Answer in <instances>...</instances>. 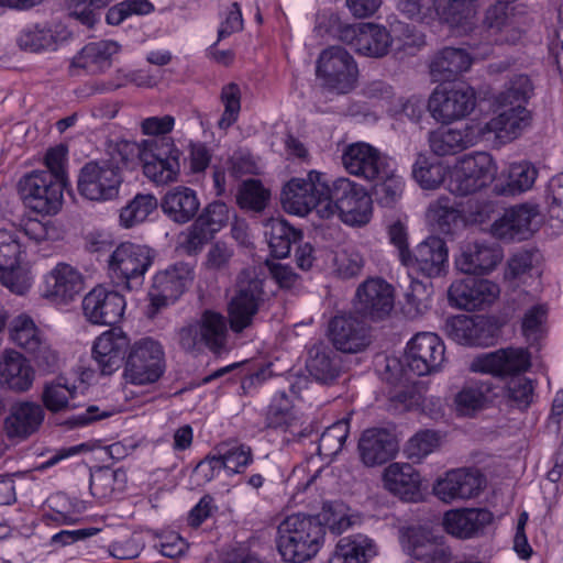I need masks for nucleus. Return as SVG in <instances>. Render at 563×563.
<instances>
[{"instance_id":"nucleus-1","label":"nucleus","mask_w":563,"mask_h":563,"mask_svg":"<svg viewBox=\"0 0 563 563\" xmlns=\"http://www.w3.org/2000/svg\"><path fill=\"white\" fill-rule=\"evenodd\" d=\"M530 354L522 347H507L476 356L470 365L474 373L493 376L514 375L507 383L505 396L511 406L528 408L533 399L532 380L520 376L530 367Z\"/></svg>"},{"instance_id":"nucleus-2","label":"nucleus","mask_w":563,"mask_h":563,"mask_svg":"<svg viewBox=\"0 0 563 563\" xmlns=\"http://www.w3.org/2000/svg\"><path fill=\"white\" fill-rule=\"evenodd\" d=\"M110 159H96L86 163L79 170L77 190L91 201H108L118 197L123 181L120 163L126 164L134 154V145L122 141L112 147Z\"/></svg>"},{"instance_id":"nucleus-3","label":"nucleus","mask_w":563,"mask_h":563,"mask_svg":"<svg viewBox=\"0 0 563 563\" xmlns=\"http://www.w3.org/2000/svg\"><path fill=\"white\" fill-rule=\"evenodd\" d=\"M334 214L350 225L366 224L372 217V198L362 185L346 177L332 181L325 178L324 197L319 205L318 217L330 219Z\"/></svg>"},{"instance_id":"nucleus-4","label":"nucleus","mask_w":563,"mask_h":563,"mask_svg":"<svg viewBox=\"0 0 563 563\" xmlns=\"http://www.w3.org/2000/svg\"><path fill=\"white\" fill-rule=\"evenodd\" d=\"M323 542V530L312 515L292 514L277 527V550L287 563H305L311 560Z\"/></svg>"},{"instance_id":"nucleus-5","label":"nucleus","mask_w":563,"mask_h":563,"mask_svg":"<svg viewBox=\"0 0 563 563\" xmlns=\"http://www.w3.org/2000/svg\"><path fill=\"white\" fill-rule=\"evenodd\" d=\"M268 294L265 290V280L254 268L243 269L228 302V320L234 333H241L251 328L260 311L266 305Z\"/></svg>"},{"instance_id":"nucleus-6","label":"nucleus","mask_w":563,"mask_h":563,"mask_svg":"<svg viewBox=\"0 0 563 563\" xmlns=\"http://www.w3.org/2000/svg\"><path fill=\"white\" fill-rule=\"evenodd\" d=\"M134 145L144 175L156 185L176 181L180 172L181 151L170 136L153 137Z\"/></svg>"},{"instance_id":"nucleus-7","label":"nucleus","mask_w":563,"mask_h":563,"mask_svg":"<svg viewBox=\"0 0 563 563\" xmlns=\"http://www.w3.org/2000/svg\"><path fill=\"white\" fill-rule=\"evenodd\" d=\"M497 0L485 12L484 26L487 38L498 45H515L528 29V16L521 4Z\"/></svg>"},{"instance_id":"nucleus-8","label":"nucleus","mask_w":563,"mask_h":563,"mask_svg":"<svg viewBox=\"0 0 563 563\" xmlns=\"http://www.w3.org/2000/svg\"><path fill=\"white\" fill-rule=\"evenodd\" d=\"M165 367L162 344L152 338H143L130 347L123 375L126 382L133 385H148L162 377Z\"/></svg>"},{"instance_id":"nucleus-9","label":"nucleus","mask_w":563,"mask_h":563,"mask_svg":"<svg viewBox=\"0 0 563 563\" xmlns=\"http://www.w3.org/2000/svg\"><path fill=\"white\" fill-rule=\"evenodd\" d=\"M153 263L151 249L124 242L117 246L109 258L110 276L128 290L139 289L144 275Z\"/></svg>"},{"instance_id":"nucleus-10","label":"nucleus","mask_w":563,"mask_h":563,"mask_svg":"<svg viewBox=\"0 0 563 563\" xmlns=\"http://www.w3.org/2000/svg\"><path fill=\"white\" fill-rule=\"evenodd\" d=\"M316 73L323 87L343 95L354 89L358 68L353 56L344 47L330 46L320 53Z\"/></svg>"},{"instance_id":"nucleus-11","label":"nucleus","mask_w":563,"mask_h":563,"mask_svg":"<svg viewBox=\"0 0 563 563\" xmlns=\"http://www.w3.org/2000/svg\"><path fill=\"white\" fill-rule=\"evenodd\" d=\"M65 181L54 178L48 172H32L19 183L24 203L37 213L55 214L63 205Z\"/></svg>"},{"instance_id":"nucleus-12","label":"nucleus","mask_w":563,"mask_h":563,"mask_svg":"<svg viewBox=\"0 0 563 563\" xmlns=\"http://www.w3.org/2000/svg\"><path fill=\"white\" fill-rule=\"evenodd\" d=\"M497 167L490 154L477 152L463 157L450 175L448 188L456 196H467L490 184Z\"/></svg>"},{"instance_id":"nucleus-13","label":"nucleus","mask_w":563,"mask_h":563,"mask_svg":"<svg viewBox=\"0 0 563 563\" xmlns=\"http://www.w3.org/2000/svg\"><path fill=\"white\" fill-rule=\"evenodd\" d=\"M325 190V175L310 170L306 178L294 177L284 187L280 201L284 210L296 216L318 214Z\"/></svg>"},{"instance_id":"nucleus-14","label":"nucleus","mask_w":563,"mask_h":563,"mask_svg":"<svg viewBox=\"0 0 563 563\" xmlns=\"http://www.w3.org/2000/svg\"><path fill=\"white\" fill-rule=\"evenodd\" d=\"M476 106V95L465 84L439 86L431 93L428 109L438 122L450 123L468 115Z\"/></svg>"},{"instance_id":"nucleus-15","label":"nucleus","mask_w":563,"mask_h":563,"mask_svg":"<svg viewBox=\"0 0 563 563\" xmlns=\"http://www.w3.org/2000/svg\"><path fill=\"white\" fill-rule=\"evenodd\" d=\"M229 219L230 211L224 202H210L202 209L187 231L183 233L181 247L188 254L200 252L203 245L228 224Z\"/></svg>"},{"instance_id":"nucleus-16","label":"nucleus","mask_w":563,"mask_h":563,"mask_svg":"<svg viewBox=\"0 0 563 563\" xmlns=\"http://www.w3.org/2000/svg\"><path fill=\"white\" fill-rule=\"evenodd\" d=\"M444 352V344L435 333H418L408 342L405 363L413 374L429 375L440 369Z\"/></svg>"},{"instance_id":"nucleus-17","label":"nucleus","mask_w":563,"mask_h":563,"mask_svg":"<svg viewBox=\"0 0 563 563\" xmlns=\"http://www.w3.org/2000/svg\"><path fill=\"white\" fill-rule=\"evenodd\" d=\"M194 280V271L187 263H176L155 274L150 292L156 308L174 303Z\"/></svg>"},{"instance_id":"nucleus-18","label":"nucleus","mask_w":563,"mask_h":563,"mask_svg":"<svg viewBox=\"0 0 563 563\" xmlns=\"http://www.w3.org/2000/svg\"><path fill=\"white\" fill-rule=\"evenodd\" d=\"M341 159L349 174L367 181H374L379 173H386L387 165L393 162L391 158L364 142L347 145L343 150Z\"/></svg>"},{"instance_id":"nucleus-19","label":"nucleus","mask_w":563,"mask_h":563,"mask_svg":"<svg viewBox=\"0 0 563 563\" xmlns=\"http://www.w3.org/2000/svg\"><path fill=\"white\" fill-rule=\"evenodd\" d=\"M125 310V299L117 291L98 286L82 299V312L92 324L114 325L121 321Z\"/></svg>"},{"instance_id":"nucleus-20","label":"nucleus","mask_w":563,"mask_h":563,"mask_svg":"<svg viewBox=\"0 0 563 563\" xmlns=\"http://www.w3.org/2000/svg\"><path fill=\"white\" fill-rule=\"evenodd\" d=\"M328 335L335 350L343 353H360L371 344L369 328L353 314L332 318Z\"/></svg>"},{"instance_id":"nucleus-21","label":"nucleus","mask_w":563,"mask_h":563,"mask_svg":"<svg viewBox=\"0 0 563 563\" xmlns=\"http://www.w3.org/2000/svg\"><path fill=\"white\" fill-rule=\"evenodd\" d=\"M499 295V287L472 275L455 280L449 288L450 301L460 309L473 311L490 305Z\"/></svg>"},{"instance_id":"nucleus-22","label":"nucleus","mask_w":563,"mask_h":563,"mask_svg":"<svg viewBox=\"0 0 563 563\" xmlns=\"http://www.w3.org/2000/svg\"><path fill=\"white\" fill-rule=\"evenodd\" d=\"M394 308V289L382 278H368L356 290L355 309L373 321L383 320Z\"/></svg>"},{"instance_id":"nucleus-23","label":"nucleus","mask_w":563,"mask_h":563,"mask_svg":"<svg viewBox=\"0 0 563 563\" xmlns=\"http://www.w3.org/2000/svg\"><path fill=\"white\" fill-rule=\"evenodd\" d=\"M84 290L81 273L67 263H58L44 280L43 295L52 302L60 305L73 301Z\"/></svg>"},{"instance_id":"nucleus-24","label":"nucleus","mask_w":563,"mask_h":563,"mask_svg":"<svg viewBox=\"0 0 563 563\" xmlns=\"http://www.w3.org/2000/svg\"><path fill=\"white\" fill-rule=\"evenodd\" d=\"M530 122L531 115L526 107L514 106L511 108H504L498 115L489 121L485 123L476 122V124H478L481 130V140L494 134L501 144H506L520 136L530 125Z\"/></svg>"},{"instance_id":"nucleus-25","label":"nucleus","mask_w":563,"mask_h":563,"mask_svg":"<svg viewBox=\"0 0 563 563\" xmlns=\"http://www.w3.org/2000/svg\"><path fill=\"white\" fill-rule=\"evenodd\" d=\"M129 345L130 339L120 328H111L96 339L92 356L102 375H111L121 367Z\"/></svg>"},{"instance_id":"nucleus-26","label":"nucleus","mask_w":563,"mask_h":563,"mask_svg":"<svg viewBox=\"0 0 563 563\" xmlns=\"http://www.w3.org/2000/svg\"><path fill=\"white\" fill-rule=\"evenodd\" d=\"M442 539L430 530L418 527L406 531L402 543L406 552L416 560L423 563H448L451 552Z\"/></svg>"},{"instance_id":"nucleus-27","label":"nucleus","mask_w":563,"mask_h":563,"mask_svg":"<svg viewBox=\"0 0 563 563\" xmlns=\"http://www.w3.org/2000/svg\"><path fill=\"white\" fill-rule=\"evenodd\" d=\"M448 264V247L445 242L437 236H430L419 243L415 252L410 253V261H405L404 266L409 273H421L427 278L440 276Z\"/></svg>"},{"instance_id":"nucleus-28","label":"nucleus","mask_w":563,"mask_h":563,"mask_svg":"<svg viewBox=\"0 0 563 563\" xmlns=\"http://www.w3.org/2000/svg\"><path fill=\"white\" fill-rule=\"evenodd\" d=\"M483 483V477L477 471L452 470L445 477L437 481L433 492L442 501L451 503L477 496Z\"/></svg>"},{"instance_id":"nucleus-29","label":"nucleus","mask_w":563,"mask_h":563,"mask_svg":"<svg viewBox=\"0 0 563 563\" xmlns=\"http://www.w3.org/2000/svg\"><path fill=\"white\" fill-rule=\"evenodd\" d=\"M533 206L519 205L507 209L492 225L493 234L505 241H522L533 232V221L538 217Z\"/></svg>"},{"instance_id":"nucleus-30","label":"nucleus","mask_w":563,"mask_h":563,"mask_svg":"<svg viewBox=\"0 0 563 563\" xmlns=\"http://www.w3.org/2000/svg\"><path fill=\"white\" fill-rule=\"evenodd\" d=\"M481 141V130L476 122L462 129L439 128L429 134V145L438 156L455 155Z\"/></svg>"},{"instance_id":"nucleus-31","label":"nucleus","mask_w":563,"mask_h":563,"mask_svg":"<svg viewBox=\"0 0 563 563\" xmlns=\"http://www.w3.org/2000/svg\"><path fill=\"white\" fill-rule=\"evenodd\" d=\"M361 461L366 466L382 465L398 452L396 437L386 429L372 428L365 430L358 441Z\"/></svg>"},{"instance_id":"nucleus-32","label":"nucleus","mask_w":563,"mask_h":563,"mask_svg":"<svg viewBox=\"0 0 563 563\" xmlns=\"http://www.w3.org/2000/svg\"><path fill=\"white\" fill-rule=\"evenodd\" d=\"M501 258L503 253L497 244L474 242L463 249L455 264L457 269L466 275H485L490 273Z\"/></svg>"},{"instance_id":"nucleus-33","label":"nucleus","mask_w":563,"mask_h":563,"mask_svg":"<svg viewBox=\"0 0 563 563\" xmlns=\"http://www.w3.org/2000/svg\"><path fill=\"white\" fill-rule=\"evenodd\" d=\"M161 208L170 221L185 224L197 216L200 209V200L194 189L186 186H176L164 195Z\"/></svg>"},{"instance_id":"nucleus-34","label":"nucleus","mask_w":563,"mask_h":563,"mask_svg":"<svg viewBox=\"0 0 563 563\" xmlns=\"http://www.w3.org/2000/svg\"><path fill=\"white\" fill-rule=\"evenodd\" d=\"M45 417L43 407L33 401L14 404L4 421L9 438L25 439L36 432Z\"/></svg>"},{"instance_id":"nucleus-35","label":"nucleus","mask_w":563,"mask_h":563,"mask_svg":"<svg viewBox=\"0 0 563 563\" xmlns=\"http://www.w3.org/2000/svg\"><path fill=\"white\" fill-rule=\"evenodd\" d=\"M471 65L472 57L466 49L446 46L431 57L429 71L433 81H450L468 70Z\"/></svg>"},{"instance_id":"nucleus-36","label":"nucleus","mask_w":563,"mask_h":563,"mask_svg":"<svg viewBox=\"0 0 563 563\" xmlns=\"http://www.w3.org/2000/svg\"><path fill=\"white\" fill-rule=\"evenodd\" d=\"M493 520L487 509H461L448 511L443 525L448 533L460 539H470L482 531Z\"/></svg>"},{"instance_id":"nucleus-37","label":"nucleus","mask_w":563,"mask_h":563,"mask_svg":"<svg viewBox=\"0 0 563 563\" xmlns=\"http://www.w3.org/2000/svg\"><path fill=\"white\" fill-rule=\"evenodd\" d=\"M120 52V45L110 40L91 42L85 45L74 57L73 65L89 74L104 73L112 65L113 56Z\"/></svg>"},{"instance_id":"nucleus-38","label":"nucleus","mask_w":563,"mask_h":563,"mask_svg":"<svg viewBox=\"0 0 563 563\" xmlns=\"http://www.w3.org/2000/svg\"><path fill=\"white\" fill-rule=\"evenodd\" d=\"M420 474L408 463H393L384 472L385 487L405 500L420 495Z\"/></svg>"},{"instance_id":"nucleus-39","label":"nucleus","mask_w":563,"mask_h":563,"mask_svg":"<svg viewBox=\"0 0 563 563\" xmlns=\"http://www.w3.org/2000/svg\"><path fill=\"white\" fill-rule=\"evenodd\" d=\"M306 368L317 382L332 384L341 373V360L330 346L319 343L309 350Z\"/></svg>"},{"instance_id":"nucleus-40","label":"nucleus","mask_w":563,"mask_h":563,"mask_svg":"<svg viewBox=\"0 0 563 563\" xmlns=\"http://www.w3.org/2000/svg\"><path fill=\"white\" fill-rule=\"evenodd\" d=\"M427 218L442 234L452 235L464 227V216L454 198L441 196L431 201Z\"/></svg>"},{"instance_id":"nucleus-41","label":"nucleus","mask_w":563,"mask_h":563,"mask_svg":"<svg viewBox=\"0 0 563 563\" xmlns=\"http://www.w3.org/2000/svg\"><path fill=\"white\" fill-rule=\"evenodd\" d=\"M0 375L3 384L16 391L27 390L33 383L34 372L23 355L13 350H7L0 362Z\"/></svg>"},{"instance_id":"nucleus-42","label":"nucleus","mask_w":563,"mask_h":563,"mask_svg":"<svg viewBox=\"0 0 563 563\" xmlns=\"http://www.w3.org/2000/svg\"><path fill=\"white\" fill-rule=\"evenodd\" d=\"M264 235L272 254L277 258L287 257L291 245L302 239L301 230L291 227L282 218H271L264 223Z\"/></svg>"},{"instance_id":"nucleus-43","label":"nucleus","mask_w":563,"mask_h":563,"mask_svg":"<svg viewBox=\"0 0 563 563\" xmlns=\"http://www.w3.org/2000/svg\"><path fill=\"white\" fill-rule=\"evenodd\" d=\"M394 43L389 31L375 23H361V33L356 42V53L366 57L386 56Z\"/></svg>"},{"instance_id":"nucleus-44","label":"nucleus","mask_w":563,"mask_h":563,"mask_svg":"<svg viewBox=\"0 0 563 563\" xmlns=\"http://www.w3.org/2000/svg\"><path fill=\"white\" fill-rule=\"evenodd\" d=\"M377 554V547L365 534L343 537L335 547L334 558L342 563H367Z\"/></svg>"},{"instance_id":"nucleus-45","label":"nucleus","mask_w":563,"mask_h":563,"mask_svg":"<svg viewBox=\"0 0 563 563\" xmlns=\"http://www.w3.org/2000/svg\"><path fill=\"white\" fill-rule=\"evenodd\" d=\"M493 385L488 380H473L465 384L454 397V407L459 416L472 417L484 409Z\"/></svg>"},{"instance_id":"nucleus-46","label":"nucleus","mask_w":563,"mask_h":563,"mask_svg":"<svg viewBox=\"0 0 563 563\" xmlns=\"http://www.w3.org/2000/svg\"><path fill=\"white\" fill-rule=\"evenodd\" d=\"M76 396V385L70 384L67 378L59 376L45 383L42 393V401L48 411L57 413L78 408L79 405L75 401Z\"/></svg>"},{"instance_id":"nucleus-47","label":"nucleus","mask_w":563,"mask_h":563,"mask_svg":"<svg viewBox=\"0 0 563 563\" xmlns=\"http://www.w3.org/2000/svg\"><path fill=\"white\" fill-rule=\"evenodd\" d=\"M409 286L405 290L402 312L410 319L424 314L431 307L433 294L430 280H419L411 273L408 274Z\"/></svg>"},{"instance_id":"nucleus-48","label":"nucleus","mask_w":563,"mask_h":563,"mask_svg":"<svg viewBox=\"0 0 563 563\" xmlns=\"http://www.w3.org/2000/svg\"><path fill=\"white\" fill-rule=\"evenodd\" d=\"M374 199L386 208L394 207L401 198L405 187L404 178L397 173L394 161L387 165L386 173H379L374 180Z\"/></svg>"},{"instance_id":"nucleus-49","label":"nucleus","mask_w":563,"mask_h":563,"mask_svg":"<svg viewBox=\"0 0 563 563\" xmlns=\"http://www.w3.org/2000/svg\"><path fill=\"white\" fill-rule=\"evenodd\" d=\"M197 323L199 325L205 346L213 352H219L224 347L228 335V325L227 319L220 312L205 310Z\"/></svg>"},{"instance_id":"nucleus-50","label":"nucleus","mask_w":563,"mask_h":563,"mask_svg":"<svg viewBox=\"0 0 563 563\" xmlns=\"http://www.w3.org/2000/svg\"><path fill=\"white\" fill-rule=\"evenodd\" d=\"M158 201L152 194H137L120 211V223L129 229L144 222L157 209Z\"/></svg>"},{"instance_id":"nucleus-51","label":"nucleus","mask_w":563,"mask_h":563,"mask_svg":"<svg viewBox=\"0 0 563 563\" xmlns=\"http://www.w3.org/2000/svg\"><path fill=\"white\" fill-rule=\"evenodd\" d=\"M537 178V170L527 163L514 164L509 168L506 184L495 186L498 195L516 196L532 187Z\"/></svg>"},{"instance_id":"nucleus-52","label":"nucleus","mask_w":563,"mask_h":563,"mask_svg":"<svg viewBox=\"0 0 563 563\" xmlns=\"http://www.w3.org/2000/svg\"><path fill=\"white\" fill-rule=\"evenodd\" d=\"M350 433L347 419H341L328 427L318 439L317 451L320 456L332 459L341 452Z\"/></svg>"},{"instance_id":"nucleus-53","label":"nucleus","mask_w":563,"mask_h":563,"mask_svg":"<svg viewBox=\"0 0 563 563\" xmlns=\"http://www.w3.org/2000/svg\"><path fill=\"white\" fill-rule=\"evenodd\" d=\"M532 90L531 80L527 75H515L506 84L505 89L497 96L496 101L500 108L525 106Z\"/></svg>"},{"instance_id":"nucleus-54","label":"nucleus","mask_w":563,"mask_h":563,"mask_svg":"<svg viewBox=\"0 0 563 563\" xmlns=\"http://www.w3.org/2000/svg\"><path fill=\"white\" fill-rule=\"evenodd\" d=\"M445 334L459 344L477 345L481 343L478 325L467 316L449 318L444 323Z\"/></svg>"},{"instance_id":"nucleus-55","label":"nucleus","mask_w":563,"mask_h":563,"mask_svg":"<svg viewBox=\"0 0 563 563\" xmlns=\"http://www.w3.org/2000/svg\"><path fill=\"white\" fill-rule=\"evenodd\" d=\"M58 41V32L51 27L34 25L25 29L19 37L22 49L41 52L54 49Z\"/></svg>"},{"instance_id":"nucleus-56","label":"nucleus","mask_w":563,"mask_h":563,"mask_svg":"<svg viewBox=\"0 0 563 563\" xmlns=\"http://www.w3.org/2000/svg\"><path fill=\"white\" fill-rule=\"evenodd\" d=\"M217 452L223 463V467L231 474L243 472L253 461L252 449L242 443L221 444Z\"/></svg>"},{"instance_id":"nucleus-57","label":"nucleus","mask_w":563,"mask_h":563,"mask_svg":"<svg viewBox=\"0 0 563 563\" xmlns=\"http://www.w3.org/2000/svg\"><path fill=\"white\" fill-rule=\"evenodd\" d=\"M9 330L11 340L26 352L38 346V342L42 340L33 320L24 314L15 317L11 321Z\"/></svg>"},{"instance_id":"nucleus-58","label":"nucleus","mask_w":563,"mask_h":563,"mask_svg":"<svg viewBox=\"0 0 563 563\" xmlns=\"http://www.w3.org/2000/svg\"><path fill=\"white\" fill-rule=\"evenodd\" d=\"M312 518L320 522L323 537L327 529L332 533L341 534L351 526V519L345 512L344 505L340 503H324L321 511Z\"/></svg>"},{"instance_id":"nucleus-59","label":"nucleus","mask_w":563,"mask_h":563,"mask_svg":"<svg viewBox=\"0 0 563 563\" xmlns=\"http://www.w3.org/2000/svg\"><path fill=\"white\" fill-rule=\"evenodd\" d=\"M440 439L437 431L421 430L408 440L405 453L409 460L419 463L439 448Z\"/></svg>"},{"instance_id":"nucleus-60","label":"nucleus","mask_w":563,"mask_h":563,"mask_svg":"<svg viewBox=\"0 0 563 563\" xmlns=\"http://www.w3.org/2000/svg\"><path fill=\"white\" fill-rule=\"evenodd\" d=\"M236 200L243 209L262 211L269 200V191L263 187L260 180L250 179L241 186Z\"/></svg>"},{"instance_id":"nucleus-61","label":"nucleus","mask_w":563,"mask_h":563,"mask_svg":"<svg viewBox=\"0 0 563 563\" xmlns=\"http://www.w3.org/2000/svg\"><path fill=\"white\" fill-rule=\"evenodd\" d=\"M294 419L292 402L285 391L275 394L266 413V424L269 428H287Z\"/></svg>"},{"instance_id":"nucleus-62","label":"nucleus","mask_w":563,"mask_h":563,"mask_svg":"<svg viewBox=\"0 0 563 563\" xmlns=\"http://www.w3.org/2000/svg\"><path fill=\"white\" fill-rule=\"evenodd\" d=\"M154 10V5L148 0H124L111 7L106 21L110 25H119L132 14H147Z\"/></svg>"},{"instance_id":"nucleus-63","label":"nucleus","mask_w":563,"mask_h":563,"mask_svg":"<svg viewBox=\"0 0 563 563\" xmlns=\"http://www.w3.org/2000/svg\"><path fill=\"white\" fill-rule=\"evenodd\" d=\"M394 42L396 44L395 54L398 58H404L415 56L426 45V37L413 26L404 24L400 26V34Z\"/></svg>"},{"instance_id":"nucleus-64","label":"nucleus","mask_w":563,"mask_h":563,"mask_svg":"<svg viewBox=\"0 0 563 563\" xmlns=\"http://www.w3.org/2000/svg\"><path fill=\"white\" fill-rule=\"evenodd\" d=\"M221 100L224 111L218 121L220 129H228L236 122L241 109V92L236 84L231 82L222 88Z\"/></svg>"}]
</instances>
